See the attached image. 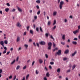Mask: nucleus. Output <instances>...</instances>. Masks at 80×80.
Masks as SVG:
<instances>
[{"label":"nucleus","mask_w":80,"mask_h":80,"mask_svg":"<svg viewBox=\"0 0 80 80\" xmlns=\"http://www.w3.org/2000/svg\"><path fill=\"white\" fill-rule=\"evenodd\" d=\"M78 29L76 30V31H73V33L75 35L77 33H78V32H79V29H80V25L78 26Z\"/></svg>","instance_id":"1"},{"label":"nucleus","mask_w":80,"mask_h":80,"mask_svg":"<svg viewBox=\"0 0 80 80\" xmlns=\"http://www.w3.org/2000/svg\"><path fill=\"white\" fill-rule=\"evenodd\" d=\"M64 4V2L63 1H61L59 3V8L61 10L62 9L63 7V5Z\"/></svg>","instance_id":"2"},{"label":"nucleus","mask_w":80,"mask_h":80,"mask_svg":"<svg viewBox=\"0 0 80 80\" xmlns=\"http://www.w3.org/2000/svg\"><path fill=\"white\" fill-rule=\"evenodd\" d=\"M52 45V43L51 42H49L48 43V50H51Z\"/></svg>","instance_id":"3"},{"label":"nucleus","mask_w":80,"mask_h":80,"mask_svg":"<svg viewBox=\"0 0 80 80\" xmlns=\"http://www.w3.org/2000/svg\"><path fill=\"white\" fill-rule=\"evenodd\" d=\"M61 53H62V50H59L58 52H57L55 56H57V54L58 55H61Z\"/></svg>","instance_id":"4"},{"label":"nucleus","mask_w":80,"mask_h":80,"mask_svg":"<svg viewBox=\"0 0 80 80\" xmlns=\"http://www.w3.org/2000/svg\"><path fill=\"white\" fill-rule=\"evenodd\" d=\"M39 44H40V45H45L46 44L45 42L43 41L39 42Z\"/></svg>","instance_id":"5"},{"label":"nucleus","mask_w":80,"mask_h":80,"mask_svg":"<svg viewBox=\"0 0 80 80\" xmlns=\"http://www.w3.org/2000/svg\"><path fill=\"white\" fill-rule=\"evenodd\" d=\"M57 11H54L53 12L52 15L53 16H56V15H57Z\"/></svg>","instance_id":"6"},{"label":"nucleus","mask_w":80,"mask_h":80,"mask_svg":"<svg viewBox=\"0 0 80 80\" xmlns=\"http://www.w3.org/2000/svg\"><path fill=\"white\" fill-rule=\"evenodd\" d=\"M77 53V51H75L73 53H72V57H74L75 55V54Z\"/></svg>","instance_id":"7"},{"label":"nucleus","mask_w":80,"mask_h":80,"mask_svg":"<svg viewBox=\"0 0 80 80\" xmlns=\"http://www.w3.org/2000/svg\"><path fill=\"white\" fill-rule=\"evenodd\" d=\"M16 26L18 27H21V25H20V22H18L16 24Z\"/></svg>","instance_id":"8"},{"label":"nucleus","mask_w":80,"mask_h":80,"mask_svg":"<svg viewBox=\"0 0 80 80\" xmlns=\"http://www.w3.org/2000/svg\"><path fill=\"white\" fill-rule=\"evenodd\" d=\"M68 52H69V50H68V49H67L65 51L64 53L66 54H67L68 53Z\"/></svg>","instance_id":"9"},{"label":"nucleus","mask_w":80,"mask_h":80,"mask_svg":"<svg viewBox=\"0 0 80 80\" xmlns=\"http://www.w3.org/2000/svg\"><path fill=\"white\" fill-rule=\"evenodd\" d=\"M17 8L18 10L20 12H22V10L21 8H20L18 7H17Z\"/></svg>","instance_id":"10"},{"label":"nucleus","mask_w":80,"mask_h":80,"mask_svg":"<svg viewBox=\"0 0 80 80\" xmlns=\"http://www.w3.org/2000/svg\"><path fill=\"white\" fill-rule=\"evenodd\" d=\"M72 43L73 44V45H76L77 44V42L76 41H72Z\"/></svg>","instance_id":"11"},{"label":"nucleus","mask_w":80,"mask_h":80,"mask_svg":"<svg viewBox=\"0 0 80 80\" xmlns=\"http://www.w3.org/2000/svg\"><path fill=\"white\" fill-rule=\"evenodd\" d=\"M20 40V37H18L17 39V42H18Z\"/></svg>","instance_id":"12"},{"label":"nucleus","mask_w":80,"mask_h":80,"mask_svg":"<svg viewBox=\"0 0 80 80\" xmlns=\"http://www.w3.org/2000/svg\"><path fill=\"white\" fill-rule=\"evenodd\" d=\"M39 62L41 64L43 63V61H42V59H39Z\"/></svg>","instance_id":"13"},{"label":"nucleus","mask_w":80,"mask_h":80,"mask_svg":"<svg viewBox=\"0 0 80 80\" xmlns=\"http://www.w3.org/2000/svg\"><path fill=\"white\" fill-rule=\"evenodd\" d=\"M46 75L48 77H50V74H49V72H47L46 73Z\"/></svg>","instance_id":"14"},{"label":"nucleus","mask_w":80,"mask_h":80,"mask_svg":"<svg viewBox=\"0 0 80 80\" xmlns=\"http://www.w3.org/2000/svg\"><path fill=\"white\" fill-rule=\"evenodd\" d=\"M75 67H76V65H75V64L73 65L72 66V70H73L74 68H75Z\"/></svg>","instance_id":"15"},{"label":"nucleus","mask_w":80,"mask_h":80,"mask_svg":"<svg viewBox=\"0 0 80 80\" xmlns=\"http://www.w3.org/2000/svg\"><path fill=\"white\" fill-rule=\"evenodd\" d=\"M60 68H58V69L57 70V72L58 73H60Z\"/></svg>","instance_id":"16"},{"label":"nucleus","mask_w":80,"mask_h":80,"mask_svg":"<svg viewBox=\"0 0 80 80\" xmlns=\"http://www.w3.org/2000/svg\"><path fill=\"white\" fill-rule=\"evenodd\" d=\"M5 11H6V12H8L9 11V8H5Z\"/></svg>","instance_id":"17"},{"label":"nucleus","mask_w":80,"mask_h":80,"mask_svg":"<svg viewBox=\"0 0 80 80\" xmlns=\"http://www.w3.org/2000/svg\"><path fill=\"white\" fill-rule=\"evenodd\" d=\"M15 60H14L13 61H12L11 63V65H13V64H14L15 63Z\"/></svg>","instance_id":"18"},{"label":"nucleus","mask_w":80,"mask_h":80,"mask_svg":"<svg viewBox=\"0 0 80 80\" xmlns=\"http://www.w3.org/2000/svg\"><path fill=\"white\" fill-rule=\"evenodd\" d=\"M36 2L38 3H40V0H38L36 1Z\"/></svg>","instance_id":"19"},{"label":"nucleus","mask_w":80,"mask_h":80,"mask_svg":"<svg viewBox=\"0 0 80 80\" xmlns=\"http://www.w3.org/2000/svg\"><path fill=\"white\" fill-rule=\"evenodd\" d=\"M56 23H57V21H56V20H54L53 23V25H55Z\"/></svg>","instance_id":"20"},{"label":"nucleus","mask_w":80,"mask_h":80,"mask_svg":"<svg viewBox=\"0 0 80 80\" xmlns=\"http://www.w3.org/2000/svg\"><path fill=\"white\" fill-rule=\"evenodd\" d=\"M0 43L1 44V45H3V44H4V42H3V41H2L1 42H0Z\"/></svg>","instance_id":"21"},{"label":"nucleus","mask_w":80,"mask_h":80,"mask_svg":"<svg viewBox=\"0 0 80 80\" xmlns=\"http://www.w3.org/2000/svg\"><path fill=\"white\" fill-rule=\"evenodd\" d=\"M51 24V22L50 21H48V25H50Z\"/></svg>","instance_id":"22"},{"label":"nucleus","mask_w":80,"mask_h":80,"mask_svg":"<svg viewBox=\"0 0 80 80\" xmlns=\"http://www.w3.org/2000/svg\"><path fill=\"white\" fill-rule=\"evenodd\" d=\"M4 43L5 44H7L8 43V41L7 40H5L4 41Z\"/></svg>","instance_id":"23"},{"label":"nucleus","mask_w":80,"mask_h":80,"mask_svg":"<svg viewBox=\"0 0 80 80\" xmlns=\"http://www.w3.org/2000/svg\"><path fill=\"white\" fill-rule=\"evenodd\" d=\"M52 45H53V47L54 48H55L56 46H55V43L54 42L53 43Z\"/></svg>","instance_id":"24"},{"label":"nucleus","mask_w":80,"mask_h":80,"mask_svg":"<svg viewBox=\"0 0 80 80\" xmlns=\"http://www.w3.org/2000/svg\"><path fill=\"white\" fill-rule=\"evenodd\" d=\"M62 38L63 40H65V35H63L62 36Z\"/></svg>","instance_id":"25"},{"label":"nucleus","mask_w":80,"mask_h":80,"mask_svg":"<svg viewBox=\"0 0 80 80\" xmlns=\"http://www.w3.org/2000/svg\"><path fill=\"white\" fill-rule=\"evenodd\" d=\"M29 74H28L26 77V78L27 80H28V77H29Z\"/></svg>","instance_id":"26"},{"label":"nucleus","mask_w":80,"mask_h":80,"mask_svg":"<svg viewBox=\"0 0 80 80\" xmlns=\"http://www.w3.org/2000/svg\"><path fill=\"white\" fill-rule=\"evenodd\" d=\"M40 30L41 32H43V30H42V27H40Z\"/></svg>","instance_id":"27"},{"label":"nucleus","mask_w":80,"mask_h":80,"mask_svg":"<svg viewBox=\"0 0 80 80\" xmlns=\"http://www.w3.org/2000/svg\"><path fill=\"white\" fill-rule=\"evenodd\" d=\"M73 40L75 41H77V40H78V38H75L73 39Z\"/></svg>","instance_id":"28"},{"label":"nucleus","mask_w":80,"mask_h":80,"mask_svg":"<svg viewBox=\"0 0 80 80\" xmlns=\"http://www.w3.org/2000/svg\"><path fill=\"white\" fill-rule=\"evenodd\" d=\"M50 37L52 39H53V40H55V39L53 38V37H52V35H51Z\"/></svg>","instance_id":"29"},{"label":"nucleus","mask_w":80,"mask_h":80,"mask_svg":"<svg viewBox=\"0 0 80 80\" xmlns=\"http://www.w3.org/2000/svg\"><path fill=\"white\" fill-rule=\"evenodd\" d=\"M39 73V72L38 71V70H36V74L38 75V74Z\"/></svg>","instance_id":"30"},{"label":"nucleus","mask_w":80,"mask_h":80,"mask_svg":"<svg viewBox=\"0 0 80 80\" xmlns=\"http://www.w3.org/2000/svg\"><path fill=\"white\" fill-rule=\"evenodd\" d=\"M19 68H20V66H18L16 68V70H18Z\"/></svg>","instance_id":"31"},{"label":"nucleus","mask_w":80,"mask_h":80,"mask_svg":"<svg viewBox=\"0 0 80 80\" xmlns=\"http://www.w3.org/2000/svg\"><path fill=\"white\" fill-rule=\"evenodd\" d=\"M45 56L46 58H48V55H47V54H45Z\"/></svg>","instance_id":"32"},{"label":"nucleus","mask_w":80,"mask_h":80,"mask_svg":"<svg viewBox=\"0 0 80 80\" xmlns=\"http://www.w3.org/2000/svg\"><path fill=\"white\" fill-rule=\"evenodd\" d=\"M30 33H31V34H33V31L32 30H30Z\"/></svg>","instance_id":"33"},{"label":"nucleus","mask_w":80,"mask_h":80,"mask_svg":"<svg viewBox=\"0 0 80 80\" xmlns=\"http://www.w3.org/2000/svg\"><path fill=\"white\" fill-rule=\"evenodd\" d=\"M40 11H39L37 13V15H40Z\"/></svg>","instance_id":"34"},{"label":"nucleus","mask_w":80,"mask_h":80,"mask_svg":"<svg viewBox=\"0 0 80 80\" xmlns=\"http://www.w3.org/2000/svg\"><path fill=\"white\" fill-rule=\"evenodd\" d=\"M6 52H7V50H5L2 52V53L5 54L6 53Z\"/></svg>","instance_id":"35"},{"label":"nucleus","mask_w":80,"mask_h":80,"mask_svg":"<svg viewBox=\"0 0 80 80\" xmlns=\"http://www.w3.org/2000/svg\"><path fill=\"white\" fill-rule=\"evenodd\" d=\"M50 64H51V65H53V64H54V62H50Z\"/></svg>","instance_id":"36"},{"label":"nucleus","mask_w":80,"mask_h":80,"mask_svg":"<svg viewBox=\"0 0 80 80\" xmlns=\"http://www.w3.org/2000/svg\"><path fill=\"white\" fill-rule=\"evenodd\" d=\"M24 46L26 48H28V45L25 44Z\"/></svg>","instance_id":"37"},{"label":"nucleus","mask_w":80,"mask_h":80,"mask_svg":"<svg viewBox=\"0 0 80 80\" xmlns=\"http://www.w3.org/2000/svg\"><path fill=\"white\" fill-rule=\"evenodd\" d=\"M68 59L67 58H63V60H64V61L67 60Z\"/></svg>","instance_id":"38"},{"label":"nucleus","mask_w":80,"mask_h":80,"mask_svg":"<svg viewBox=\"0 0 80 80\" xmlns=\"http://www.w3.org/2000/svg\"><path fill=\"white\" fill-rule=\"evenodd\" d=\"M70 69H69L67 71V73H69V72H70Z\"/></svg>","instance_id":"39"},{"label":"nucleus","mask_w":80,"mask_h":80,"mask_svg":"<svg viewBox=\"0 0 80 80\" xmlns=\"http://www.w3.org/2000/svg\"><path fill=\"white\" fill-rule=\"evenodd\" d=\"M45 35L47 37H48V33H46Z\"/></svg>","instance_id":"40"},{"label":"nucleus","mask_w":80,"mask_h":80,"mask_svg":"<svg viewBox=\"0 0 80 80\" xmlns=\"http://www.w3.org/2000/svg\"><path fill=\"white\" fill-rule=\"evenodd\" d=\"M6 5L8 7H10V4H9V3H7L6 4Z\"/></svg>","instance_id":"41"},{"label":"nucleus","mask_w":80,"mask_h":80,"mask_svg":"<svg viewBox=\"0 0 80 80\" xmlns=\"http://www.w3.org/2000/svg\"><path fill=\"white\" fill-rule=\"evenodd\" d=\"M26 68H27V66H24V67L23 68V70H25V69H26Z\"/></svg>","instance_id":"42"},{"label":"nucleus","mask_w":80,"mask_h":80,"mask_svg":"<svg viewBox=\"0 0 80 80\" xmlns=\"http://www.w3.org/2000/svg\"><path fill=\"white\" fill-rule=\"evenodd\" d=\"M27 35V32H25L24 33H23V35L25 36V35Z\"/></svg>","instance_id":"43"},{"label":"nucleus","mask_w":80,"mask_h":80,"mask_svg":"<svg viewBox=\"0 0 80 80\" xmlns=\"http://www.w3.org/2000/svg\"><path fill=\"white\" fill-rule=\"evenodd\" d=\"M19 59V57H18L17 59H16V61H17V62H18V59Z\"/></svg>","instance_id":"44"},{"label":"nucleus","mask_w":80,"mask_h":80,"mask_svg":"<svg viewBox=\"0 0 80 80\" xmlns=\"http://www.w3.org/2000/svg\"><path fill=\"white\" fill-rule=\"evenodd\" d=\"M36 45H37V46H38V47H39V43H36Z\"/></svg>","instance_id":"45"},{"label":"nucleus","mask_w":80,"mask_h":80,"mask_svg":"<svg viewBox=\"0 0 80 80\" xmlns=\"http://www.w3.org/2000/svg\"><path fill=\"white\" fill-rule=\"evenodd\" d=\"M9 79H11L12 78V76L11 75L9 77Z\"/></svg>","instance_id":"46"},{"label":"nucleus","mask_w":80,"mask_h":80,"mask_svg":"<svg viewBox=\"0 0 80 80\" xmlns=\"http://www.w3.org/2000/svg\"><path fill=\"white\" fill-rule=\"evenodd\" d=\"M36 8H37V9H39V8H40L39 7V6H38V5H37L36 6Z\"/></svg>","instance_id":"47"},{"label":"nucleus","mask_w":80,"mask_h":80,"mask_svg":"<svg viewBox=\"0 0 80 80\" xmlns=\"http://www.w3.org/2000/svg\"><path fill=\"white\" fill-rule=\"evenodd\" d=\"M44 68L45 69L46 71H48V69H47V67H45Z\"/></svg>","instance_id":"48"},{"label":"nucleus","mask_w":80,"mask_h":80,"mask_svg":"<svg viewBox=\"0 0 80 80\" xmlns=\"http://www.w3.org/2000/svg\"><path fill=\"white\" fill-rule=\"evenodd\" d=\"M35 63V61H33L32 63V66H33V65Z\"/></svg>","instance_id":"49"},{"label":"nucleus","mask_w":80,"mask_h":80,"mask_svg":"<svg viewBox=\"0 0 80 80\" xmlns=\"http://www.w3.org/2000/svg\"><path fill=\"white\" fill-rule=\"evenodd\" d=\"M34 19H35V20H37V16H35L34 17Z\"/></svg>","instance_id":"50"},{"label":"nucleus","mask_w":80,"mask_h":80,"mask_svg":"<svg viewBox=\"0 0 80 80\" xmlns=\"http://www.w3.org/2000/svg\"><path fill=\"white\" fill-rule=\"evenodd\" d=\"M61 43L62 45H64L65 44V42H61Z\"/></svg>","instance_id":"51"},{"label":"nucleus","mask_w":80,"mask_h":80,"mask_svg":"<svg viewBox=\"0 0 80 80\" xmlns=\"http://www.w3.org/2000/svg\"><path fill=\"white\" fill-rule=\"evenodd\" d=\"M36 30L37 31V32H38V28H36Z\"/></svg>","instance_id":"52"},{"label":"nucleus","mask_w":80,"mask_h":80,"mask_svg":"<svg viewBox=\"0 0 80 80\" xmlns=\"http://www.w3.org/2000/svg\"><path fill=\"white\" fill-rule=\"evenodd\" d=\"M16 77H17V76H16V75L14 76V78L13 79V80H15V79H16Z\"/></svg>","instance_id":"53"},{"label":"nucleus","mask_w":80,"mask_h":80,"mask_svg":"<svg viewBox=\"0 0 80 80\" xmlns=\"http://www.w3.org/2000/svg\"><path fill=\"white\" fill-rule=\"evenodd\" d=\"M27 30H29V28H30V27L28 26L27 27Z\"/></svg>","instance_id":"54"},{"label":"nucleus","mask_w":80,"mask_h":80,"mask_svg":"<svg viewBox=\"0 0 80 80\" xmlns=\"http://www.w3.org/2000/svg\"><path fill=\"white\" fill-rule=\"evenodd\" d=\"M44 80H47V78H46V77H44Z\"/></svg>","instance_id":"55"},{"label":"nucleus","mask_w":80,"mask_h":80,"mask_svg":"<svg viewBox=\"0 0 80 80\" xmlns=\"http://www.w3.org/2000/svg\"><path fill=\"white\" fill-rule=\"evenodd\" d=\"M2 72V69H0V74Z\"/></svg>","instance_id":"56"},{"label":"nucleus","mask_w":80,"mask_h":80,"mask_svg":"<svg viewBox=\"0 0 80 80\" xmlns=\"http://www.w3.org/2000/svg\"><path fill=\"white\" fill-rule=\"evenodd\" d=\"M56 28V26H55L53 28V30H55Z\"/></svg>","instance_id":"57"},{"label":"nucleus","mask_w":80,"mask_h":80,"mask_svg":"<svg viewBox=\"0 0 80 80\" xmlns=\"http://www.w3.org/2000/svg\"><path fill=\"white\" fill-rule=\"evenodd\" d=\"M33 45H34V46H36V44H35V42H33Z\"/></svg>","instance_id":"58"},{"label":"nucleus","mask_w":80,"mask_h":80,"mask_svg":"<svg viewBox=\"0 0 80 80\" xmlns=\"http://www.w3.org/2000/svg\"><path fill=\"white\" fill-rule=\"evenodd\" d=\"M69 18H73V17H72V16H70L69 17Z\"/></svg>","instance_id":"59"},{"label":"nucleus","mask_w":80,"mask_h":80,"mask_svg":"<svg viewBox=\"0 0 80 80\" xmlns=\"http://www.w3.org/2000/svg\"><path fill=\"white\" fill-rule=\"evenodd\" d=\"M21 49H22V48L21 47L19 48H18V50H21Z\"/></svg>","instance_id":"60"},{"label":"nucleus","mask_w":80,"mask_h":80,"mask_svg":"<svg viewBox=\"0 0 80 80\" xmlns=\"http://www.w3.org/2000/svg\"><path fill=\"white\" fill-rule=\"evenodd\" d=\"M12 11L13 12H15V9H13L12 10Z\"/></svg>","instance_id":"61"},{"label":"nucleus","mask_w":80,"mask_h":80,"mask_svg":"<svg viewBox=\"0 0 80 80\" xmlns=\"http://www.w3.org/2000/svg\"><path fill=\"white\" fill-rule=\"evenodd\" d=\"M9 53H10V52H7V55H8V54H9Z\"/></svg>","instance_id":"62"},{"label":"nucleus","mask_w":80,"mask_h":80,"mask_svg":"<svg viewBox=\"0 0 80 80\" xmlns=\"http://www.w3.org/2000/svg\"><path fill=\"white\" fill-rule=\"evenodd\" d=\"M13 48H11V49H10V51H12L13 50Z\"/></svg>","instance_id":"63"},{"label":"nucleus","mask_w":80,"mask_h":80,"mask_svg":"<svg viewBox=\"0 0 80 80\" xmlns=\"http://www.w3.org/2000/svg\"><path fill=\"white\" fill-rule=\"evenodd\" d=\"M0 13L1 14H2V11H0Z\"/></svg>","instance_id":"64"}]
</instances>
